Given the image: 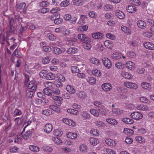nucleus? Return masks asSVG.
I'll list each match as a JSON object with an SVG mask.
<instances>
[{
    "label": "nucleus",
    "mask_w": 154,
    "mask_h": 154,
    "mask_svg": "<svg viewBox=\"0 0 154 154\" xmlns=\"http://www.w3.org/2000/svg\"><path fill=\"white\" fill-rule=\"evenodd\" d=\"M28 89H30L34 91H35L37 88V85L34 83V81L32 80L30 81L28 85Z\"/></svg>",
    "instance_id": "8"
},
{
    "label": "nucleus",
    "mask_w": 154,
    "mask_h": 154,
    "mask_svg": "<svg viewBox=\"0 0 154 154\" xmlns=\"http://www.w3.org/2000/svg\"><path fill=\"white\" fill-rule=\"evenodd\" d=\"M103 36L102 34L100 32H96L92 34V37L93 38L97 39L101 38Z\"/></svg>",
    "instance_id": "28"
},
{
    "label": "nucleus",
    "mask_w": 154,
    "mask_h": 154,
    "mask_svg": "<svg viewBox=\"0 0 154 154\" xmlns=\"http://www.w3.org/2000/svg\"><path fill=\"white\" fill-rule=\"evenodd\" d=\"M101 88L104 91L108 92L112 90V86L110 83H105L102 85Z\"/></svg>",
    "instance_id": "2"
},
{
    "label": "nucleus",
    "mask_w": 154,
    "mask_h": 154,
    "mask_svg": "<svg viewBox=\"0 0 154 154\" xmlns=\"http://www.w3.org/2000/svg\"><path fill=\"white\" fill-rule=\"evenodd\" d=\"M32 134V132L30 130H29L27 131L23 136L24 139L25 140L27 139L28 138L31 137Z\"/></svg>",
    "instance_id": "41"
},
{
    "label": "nucleus",
    "mask_w": 154,
    "mask_h": 154,
    "mask_svg": "<svg viewBox=\"0 0 154 154\" xmlns=\"http://www.w3.org/2000/svg\"><path fill=\"white\" fill-rule=\"evenodd\" d=\"M137 26L141 29H144L146 27V23L144 21L139 20L137 22Z\"/></svg>",
    "instance_id": "7"
},
{
    "label": "nucleus",
    "mask_w": 154,
    "mask_h": 154,
    "mask_svg": "<svg viewBox=\"0 0 154 154\" xmlns=\"http://www.w3.org/2000/svg\"><path fill=\"white\" fill-rule=\"evenodd\" d=\"M67 112L69 113L74 115H77L79 113V112L78 110L72 109H68Z\"/></svg>",
    "instance_id": "34"
},
{
    "label": "nucleus",
    "mask_w": 154,
    "mask_h": 154,
    "mask_svg": "<svg viewBox=\"0 0 154 154\" xmlns=\"http://www.w3.org/2000/svg\"><path fill=\"white\" fill-rule=\"evenodd\" d=\"M76 94L78 97L82 100L85 99L87 97V94L83 91H79Z\"/></svg>",
    "instance_id": "13"
},
{
    "label": "nucleus",
    "mask_w": 154,
    "mask_h": 154,
    "mask_svg": "<svg viewBox=\"0 0 154 154\" xmlns=\"http://www.w3.org/2000/svg\"><path fill=\"white\" fill-rule=\"evenodd\" d=\"M122 121L125 123L128 124H132L134 123V121L132 119L127 118L122 119Z\"/></svg>",
    "instance_id": "25"
},
{
    "label": "nucleus",
    "mask_w": 154,
    "mask_h": 154,
    "mask_svg": "<svg viewBox=\"0 0 154 154\" xmlns=\"http://www.w3.org/2000/svg\"><path fill=\"white\" fill-rule=\"evenodd\" d=\"M62 97L64 99H69L70 97V94L67 92H64L62 95Z\"/></svg>",
    "instance_id": "57"
},
{
    "label": "nucleus",
    "mask_w": 154,
    "mask_h": 154,
    "mask_svg": "<svg viewBox=\"0 0 154 154\" xmlns=\"http://www.w3.org/2000/svg\"><path fill=\"white\" fill-rule=\"evenodd\" d=\"M46 78L48 80H52L55 78V75L53 73L50 72L46 75Z\"/></svg>",
    "instance_id": "29"
},
{
    "label": "nucleus",
    "mask_w": 154,
    "mask_h": 154,
    "mask_svg": "<svg viewBox=\"0 0 154 154\" xmlns=\"http://www.w3.org/2000/svg\"><path fill=\"white\" fill-rule=\"evenodd\" d=\"M77 51V49L75 48H70L68 49L67 52L69 54H74Z\"/></svg>",
    "instance_id": "26"
},
{
    "label": "nucleus",
    "mask_w": 154,
    "mask_h": 154,
    "mask_svg": "<svg viewBox=\"0 0 154 154\" xmlns=\"http://www.w3.org/2000/svg\"><path fill=\"white\" fill-rule=\"evenodd\" d=\"M35 91L30 89H27L26 90V97L29 98H32L34 92Z\"/></svg>",
    "instance_id": "35"
},
{
    "label": "nucleus",
    "mask_w": 154,
    "mask_h": 154,
    "mask_svg": "<svg viewBox=\"0 0 154 154\" xmlns=\"http://www.w3.org/2000/svg\"><path fill=\"white\" fill-rule=\"evenodd\" d=\"M105 152L106 154H115V152L114 151L109 149H106Z\"/></svg>",
    "instance_id": "63"
},
{
    "label": "nucleus",
    "mask_w": 154,
    "mask_h": 154,
    "mask_svg": "<svg viewBox=\"0 0 154 154\" xmlns=\"http://www.w3.org/2000/svg\"><path fill=\"white\" fill-rule=\"evenodd\" d=\"M126 9L128 12L131 13H134L136 11L134 7L131 5L128 6Z\"/></svg>",
    "instance_id": "38"
},
{
    "label": "nucleus",
    "mask_w": 154,
    "mask_h": 154,
    "mask_svg": "<svg viewBox=\"0 0 154 154\" xmlns=\"http://www.w3.org/2000/svg\"><path fill=\"white\" fill-rule=\"evenodd\" d=\"M52 139L54 142L57 144L60 145L62 143V141L60 139L57 137H53Z\"/></svg>",
    "instance_id": "40"
},
{
    "label": "nucleus",
    "mask_w": 154,
    "mask_h": 154,
    "mask_svg": "<svg viewBox=\"0 0 154 154\" xmlns=\"http://www.w3.org/2000/svg\"><path fill=\"white\" fill-rule=\"evenodd\" d=\"M26 5L25 2H22L20 4H17V7L19 11L23 10L26 7Z\"/></svg>",
    "instance_id": "17"
},
{
    "label": "nucleus",
    "mask_w": 154,
    "mask_h": 154,
    "mask_svg": "<svg viewBox=\"0 0 154 154\" xmlns=\"http://www.w3.org/2000/svg\"><path fill=\"white\" fill-rule=\"evenodd\" d=\"M130 2L132 4L136 6H139L140 4L139 0H131Z\"/></svg>",
    "instance_id": "54"
},
{
    "label": "nucleus",
    "mask_w": 154,
    "mask_h": 154,
    "mask_svg": "<svg viewBox=\"0 0 154 154\" xmlns=\"http://www.w3.org/2000/svg\"><path fill=\"white\" fill-rule=\"evenodd\" d=\"M22 113L21 110L17 109H16L14 110L13 114L14 116H20L22 114Z\"/></svg>",
    "instance_id": "46"
},
{
    "label": "nucleus",
    "mask_w": 154,
    "mask_h": 154,
    "mask_svg": "<svg viewBox=\"0 0 154 154\" xmlns=\"http://www.w3.org/2000/svg\"><path fill=\"white\" fill-rule=\"evenodd\" d=\"M43 149L46 153H49L53 150L52 148L49 146H44L43 147Z\"/></svg>",
    "instance_id": "44"
},
{
    "label": "nucleus",
    "mask_w": 154,
    "mask_h": 154,
    "mask_svg": "<svg viewBox=\"0 0 154 154\" xmlns=\"http://www.w3.org/2000/svg\"><path fill=\"white\" fill-rule=\"evenodd\" d=\"M90 112L91 114L97 117L99 116V112L97 111L95 109H91L90 110Z\"/></svg>",
    "instance_id": "51"
},
{
    "label": "nucleus",
    "mask_w": 154,
    "mask_h": 154,
    "mask_svg": "<svg viewBox=\"0 0 154 154\" xmlns=\"http://www.w3.org/2000/svg\"><path fill=\"white\" fill-rule=\"evenodd\" d=\"M92 73L97 76H100L101 75V73L100 71L97 69H94L92 71Z\"/></svg>",
    "instance_id": "45"
},
{
    "label": "nucleus",
    "mask_w": 154,
    "mask_h": 154,
    "mask_svg": "<svg viewBox=\"0 0 154 154\" xmlns=\"http://www.w3.org/2000/svg\"><path fill=\"white\" fill-rule=\"evenodd\" d=\"M29 148L30 150L34 152H37L39 150V149L38 147L34 145H30Z\"/></svg>",
    "instance_id": "36"
},
{
    "label": "nucleus",
    "mask_w": 154,
    "mask_h": 154,
    "mask_svg": "<svg viewBox=\"0 0 154 154\" xmlns=\"http://www.w3.org/2000/svg\"><path fill=\"white\" fill-rule=\"evenodd\" d=\"M43 92L45 94L48 96L51 95L52 94L51 89L45 88L43 90Z\"/></svg>",
    "instance_id": "32"
},
{
    "label": "nucleus",
    "mask_w": 154,
    "mask_h": 154,
    "mask_svg": "<svg viewBox=\"0 0 154 154\" xmlns=\"http://www.w3.org/2000/svg\"><path fill=\"white\" fill-rule=\"evenodd\" d=\"M87 81L90 84L93 85L96 83V79L92 77H88L86 79Z\"/></svg>",
    "instance_id": "37"
},
{
    "label": "nucleus",
    "mask_w": 154,
    "mask_h": 154,
    "mask_svg": "<svg viewBox=\"0 0 154 154\" xmlns=\"http://www.w3.org/2000/svg\"><path fill=\"white\" fill-rule=\"evenodd\" d=\"M67 136L68 138L72 139H74L77 138V134L76 133L69 132L67 133Z\"/></svg>",
    "instance_id": "18"
},
{
    "label": "nucleus",
    "mask_w": 154,
    "mask_h": 154,
    "mask_svg": "<svg viewBox=\"0 0 154 154\" xmlns=\"http://www.w3.org/2000/svg\"><path fill=\"white\" fill-rule=\"evenodd\" d=\"M80 149L81 151L85 152H86L87 147L85 144H82L80 146Z\"/></svg>",
    "instance_id": "53"
},
{
    "label": "nucleus",
    "mask_w": 154,
    "mask_h": 154,
    "mask_svg": "<svg viewBox=\"0 0 154 154\" xmlns=\"http://www.w3.org/2000/svg\"><path fill=\"white\" fill-rule=\"evenodd\" d=\"M122 76L124 78L128 79H132V75L127 72L123 71L121 73Z\"/></svg>",
    "instance_id": "15"
},
{
    "label": "nucleus",
    "mask_w": 154,
    "mask_h": 154,
    "mask_svg": "<svg viewBox=\"0 0 154 154\" xmlns=\"http://www.w3.org/2000/svg\"><path fill=\"white\" fill-rule=\"evenodd\" d=\"M106 144L109 146H114L116 144V141L110 138L106 139L105 140Z\"/></svg>",
    "instance_id": "12"
},
{
    "label": "nucleus",
    "mask_w": 154,
    "mask_h": 154,
    "mask_svg": "<svg viewBox=\"0 0 154 154\" xmlns=\"http://www.w3.org/2000/svg\"><path fill=\"white\" fill-rule=\"evenodd\" d=\"M91 62L95 65H98L100 64V60L96 58L92 57L90 60Z\"/></svg>",
    "instance_id": "27"
},
{
    "label": "nucleus",
    "mask_w": 154,
    "mask_h": 154,
    "mask_svg": "<svg viewBox=\"0 0 154 154\" xmlns=\"http://www.w3.org/2000/svg\"><path fill=\"white\" fill-rule=\"evenodd\" d=\"M70 4L69 2V1L66 0L63 1L60 4L61 6L66 7Z\"/></svg>",
    "instance_id": "61"
},
{
    "label": "nucleus",
    "mask_w": 154,
    "mask_h": 154,
    "mask_svg": "<svg viewBox=\"0 0 154 154\" xmlns=\"http://www.w3.org/2000/svg\"><path fill=\"white\" fill-rule=\"evenodd\" d=\"M90 133L94 136H97L99 135V131L97 129H93L91 130Z\"/></svg>",
    "instance_id": "50"
},
{
    "label": "nucleus",
    "mask_w": 154,
    "mask_h": 154,
    "mask_svg": "<svg viewBox=\"0 0 154 154\" xmlns=\"http://www.w3.org/2000/svg\"><path fill=\"white\" fill-rule=\"evenodd\" d=\"M112 111L116 114H122L123 112V111L122 110H120L117 108H114L112 109Z\"/></svg>",
    "instance_id": "49"
},
{
    "label": "nucleus",
    "mask_w": 154,
    "mask_h": 154,
    "mask_svg": "<svg viewBox=\"0 0 154 154\" xmlns=\"http://www.w3.org/2000/svg\"><path fill=\"white\" fill-rule=\"evenodd\" d=\"M116 66L118 69H122L125 66V65L122 63L118 62L115 64Z\"/></svg>",
    "instance_id": "59"
},
{
    "label": "nucleus",
    "mask_w": 154,
    "mask_h": 154,
    "mask_svg": "<svg viewBox=\"0 0 154 154\" xmlns=\"http://www.w3.org/2000/svg\"><path fill=\"white\" fill-rule=\"evenodd\" d=\"M53 52L54 54H58L61 53V50L58 48L55 47L54 48Z\"/></svg>",
    "instance_id": "60"
},
{
    "label": "nucleus",
    "mask_w": 154,
    "mask_h": 154,
    "mask_svg": "<svg viewBox=\"0 0 154 154\" xmlns=\"http://www.w3.org/2000/svg\"><path fill=\"white\" fill-rule=\"evenodd\" d=\"M99 113H100L103 116H105L107 113L108 110L105 108L103 107L98 109Z\"/></svg>",
    "instance_id": "20"
},
{
    "label": "nucleus",
    "mask_w": 154,
    "mask_h": 154,
    "mask_svg": "<svg viewBox=\"0 0 154 154\" xmlns=\"http://www.w3.org/2000/svg\"><path fill=\"white\" fill-rule=\"evenodd\" d=\"M82 115L84 119H88L90 117L89 113L86 112H83L82 113Z\"/></svg>",
    "instance_id": "42"
},
{
    "label": "nucleus",
    "mask_w": 154,
    "mask_h": 154,
    "mask_svg": "<svg viewBox=\"0 0 154 154\" xmlns=\"http://www.w3.org/2000/svg\"><path fill=\"white\" fill-rule=\"evenodd\" d=\"M106 121L109 123L113 125H116L117 124V122L116 120L113 119H106Z\"/></svg>",
    "instance_id": "31"
},
{
    "label": "nucleus",
    "mask_w": 154,
    "mask_h": 154,
    "mask_svg": "<svg viewBox=\"0 0 154 154\" xmlns=\"http://www.w3.org/2000/svg\"><path fill=\"white\" fill-rule=\"evenodd\" d=\"M143 88L145 90H150L151 89V85L149 83L146 82H143L141 84Z\"/></svg>",
    "instance_id": "23"
},
{
    "label": "nucleus",
    "mask_w": 154,
    "mask_h": 154,
    "mask_svg": "<svg viewBox=\"0 0 154 154\" xmlns=\"http://www.w3.org/2000/svg\"><path fill=\"white\" fill-rule=\"evenodd\" d=\"M70 28L67 29L65 30H62L61 31V33L63 35H67L70 34L71 32L70 30Z\"/></svg>",
    "instance_id": "52"
},
{
    "label": "nucleus",
    "mask_w": 154,
    "mask_h": 154,
    "mask_svg": "<svg viewBox=\"0 0 154 154\" xmlns=\"http://www.w3.org/2000/svg\"><path fill=\"white\" fill-rule=\"evenodd\" d=\"M124 85L129 88H133L135 89L138 88V86L136 84L128 81L125 82L124 83Z\"/></svg>",
    "instance_id": "3"
},
{
    "label": "nucleus",
    "mask_w": 154,
    "mask_h": 154,
    "mask_svg": "<svg viewBox=\"0 0 154 154\" xmlns=\"http://www.w3.org/2000/svg\"><path fill=\"white\" fill-rule=\"evenodd\" d=\"M137 132L140 134H144L146 132V130L144 128H141L138 130Z\"/></svg>",
    "instance_id": "64"
},
{
    "label": "nucleus",
    "mask_w": 154,
    "mask_h": 154,
    "mask_svg": "<svg viewBox=\"0 0 154 154\" xmlns=\"http://www.w3.org/2000/svg\"><path fill=\"white\" fill-rule=\"evenodd\" d=\"M90 143L93 146H95L99 143V140L97 139L91 137L89 140Z\"/></svg>",
    "instance_id": "22"
},
{
    "label": "nucleus",
    "mask_w": 154,
    "mask_h": 154,
    "mask_svg": "<svg viewBox=\"0 0 154 154\" xmlns=\"http://www.w3.org/2000/svg\"><path fill=\"white\" fill-rule=\"evenodd\" d=\"M66 90L70 94H73L75 92V90L74 87L70 85H68L67 86Z\"/></svg>",
    "instance_id": "21"
},
{
    "label": "nucleus",
    "mask_w": 154,
    "mask_h": 154,
    "mask_svg": "<svg viewBox=\"0 0 154 154\" xmlns=\"http://www.w3.org/2000/svg\"><path fill=\"white\" fill-rule=\"evenodd\" d=\"M49 10L48 8H43L40 9L38 11V12L39 13L45 14L49 11Z\"/></svg>",
    "instance_id": "55"
},
{
    "label": "nucleus",
    "mask_w": 154,
    "mask_h": 154,
    "mask_svg": "<svg viewBox=\"0 0 154 154\" xmlns=\"http://www.w3.org/2000/svg\"><path fill=\"white\" fill-rule=\"evenodd\" d=\"M116 15L119 19H123L125 17V14L122 11L120 10H117L115 12Z\"/></svg>",
    "instance_id": "11"
},
{
    "label": "nucleus",
    "mask_w": 154,
    "mask_h": 154,
    "mask_svg": "<svg viewBox=\"0 0 154 154\" xmlns=\"http://www.w3.org/2000/svg\"><path fill=\"white\" fill-rule=\"evenodd\" d=\"M127 55L129 57L133 58L135 57L136 54L134 52L132 51L128 52L127 53Z\"/></svg>",
    "instance_id": "43"
},
{
    "label": "nucleus",
    "mask_w": 154,
    "mask_h": 154,
    "mask_svg": "<svg viewBox=\"0 0 154 154\" xmlns=\"http://www.w3.org/2000/svg\"><path fill=\"white\" fill-rule=\"evenodd\" d=\"M50 60L49 57H46L42 60V62L43 64H46L49 62Z\"/></svg>",
    "instance_id": "62"
},
{
    "label": "nucleus",
    "mask_w": 154,
    "mask_h": 154,
    "mask_svg": "<svg viewBox=\"0 0 154 154\" xmlns=\"http://www.w3.org/2000/svg\"><path fill=\"white\" fill-rule=\"evenodd\" d=\"M49 108L57 112H60V109L59 107H57L56 106L50 105L49 106Z\"/></svg>",
    "instance_id": "48"
},
{
    "label": "nucleus",
    "mask_w": 154,
    "mask_h": 154,
    "mask_svg": "<svg viewBox=\"0 0 154 154\" xmlns=\"http://www.w3.org/2000/svg\"><path fill=\"white\" fill-rule=\"evenodd\" d=\"M78 38L79 39L81 40V42L83 43L87 42H89L90 41V38L83 34H79L78 35Z\"/></svg>",
    "instance_id": "4"
},
{
    "label": "nucleus",
    "mask_w": 154,
    "mask_h": 154,
    "mask_svg": "<svg viewBox=\"0 0 154 154\" xmlns=\"http://www.w3.org/2000/svg\"><path fill=\"white\" fill-rule=\"evenodd\" d=\"M71 69L73 73H78L80 72V70L76 66H72L71 67Z\"/></svg>",
    "instance_id": "47"
},
{
    "label": "nucleus",
    "mask_w": 154,
    "mask_h": 154,
    "mask_svg": "<svg viewBox=\"0 0 154 154\" xmlns=\"http://www.w3.org/2000/svg\"><path fill=\"white\" fill-rule=\"evenodd\" d=\"M102 60L103 64L106 67L109 68L111 67V62L108 58L103 57V58Z\"/></svg>",
    "instance_id": "5"
},
{
    "label": "nucleus",
    "mask_w": 154,
    "mask_h": 154,
    "mask_svg": "<svg viewBox=\"0 0 154 154\" xmlns=\"http://www.w3.org/2000/svg\"><path fill=\"white\" fill-rule=\"evenodd\" d=\"M136 107L138 110L143 111H147L149 109V108L147 106L142 104L138 105Z\"/></svg>",
    "instance_id": "10"
},
{
    "label": "nucleus",
    "mask_w": 154,
    "mask_h": 154,
    "mask_svg": "<svg viewBox=\"0 0 154 154\" xmlns=\"http://www.w3.org/2000/svg\"><path fill=\"white\" fill-rule=\"evenodd\" d=\"M143 46L146 49L150 50L154 49V44L152 43L146 42L143 44Z\"/></svg>",
    "instance_id": "9"
},
{
    "label": "nucleus",
    "mask_w": 154,
    "mask_h": 154,
    "mask_svg": "<svg viewBox=\"0 0 154 154\" xmlns=\"http://www.w3.org/2000/svg\"><path fill=\"white\" fill-rule=\"evenodd\" d=\"M54 134L57 136H61L62 134V132L60 129H56L53 132Z\"/></svg>",
    "instance_id": "33"
},
{
    "label": "nucleus",
    "mask_w": 154,
    "mask_h": 154,
    "mask_svg": "<svg viewBox=\"0 0 154 154\" xmlns=\"http://www.w3.org/2000/svg\"><path fill=\"white\" fill-rule=\"evenodd\" d=\"M126 66L129 69L132 70L134 68V64L131 61H128L126 63Z\"/></svg>",
    "instance_id": "19"
},
{
    "label": "nucleus",
    "mask_w": 154,
    "mask_h": 154,
    "mask_svg": "<svg viewBox=\"0 0 154 154\" xmlns=\"http://www.w3.org/2000/svg\"><path fill=\"white\" fill-rule=\"evenodd\" d=\"M44 129L45 132L49 134L53 129L52 125L50 123L47 124L44 126Z\"/></svg>",
    "instance_id": "6"
},
{
    "label": "nucleus",
    "mask_w": 154,
    "mask_h": 154,
    "mask_svg": "<svg viewBox=\"0 0 154 154\" xmlns=\"http://www.w3.org/2000/svg\"><path fill=\"white\" fill-rule=\"evenodd\" d=\"M131 116L133 119L138 120L142 118L143 115L140 112L136 111L131 113Z\"/></svg>",
    "instance_id": "1"
},
{
    "label": "nucleus",
    "mask_w": 154,
    "mask_h": 154,
    "mask_svg": "<svg viewBox=\"0 0 154 154\" xmlns=\"http://www.w3.org/2000/svg\"><path fill=\"white\" fill-rule=\"evenodd\" d=\"M91 41L89 42H84V44L83 45V47L85 49L89 50L91 47V45L90 44Z\"/></svg>",
    "instance_id": "39"
},
{
    "label": "nucleus",
    "mask_w": 154,
    "mask_h": 154,
    "mask_svg": "<svg viewBox=\"0 0 154 154\" xmlns=\"http://www.w3.org/2000/svg\"><path fill=\"white\" fill-rule=\"evenodd\" d=\"M45 87L47 88L53 89L54 85L53 83L50 82H45L43 83Z\"/></svg>",
    "instance_id": "24"
},
{
    "label": "nucleus",
    "mask_w": 154,
    "mask_h": 154,
    "mask_svg": "<svg viewBox=\"0 0 154 154\" xmlns=\"http://www.w3.org/2000/svg\"><path fill=\"white\" fill-rule=\"evenodd\" d=\"M135 138L137 141L140 143H143L145 142L144 139L141 136H137Z\"/></svg>",
    "instance_id": "30"
},
{
    "label": "nucleus",
    "mask_w": 154,
    "mask_h": 154,
    "mask_svg": "<svg viewBox=\"0 0 154 154\" xmlns=\"http://www.w3.org/2000/svg\"><path fill=\"white\" fill-rule=\"evenodd\" d=\"M95 124L98 127L103 126L105 125V124L102 121H98L95 122Z\"/></svg>",
    "instance_id": "58"
},
{
    "label": "nucleus",
    "mask_w": 154,
    "mask_h": 154,
    "mask_svg": "<svg viewBox=\"0 0 154 154\" xmlns=\"http://www.w3.org/2000/svg\"><path fill=\"white\" fill-rule=\"evenodd\" d=\"M73 5L77 6L83 5L84 3V1L83 0H73L72 2Z\"/></svg>",
    "instance_id": "16"
},
{
    "label": "nucleus",
    "mask_w": 154,
    "mask_h": 154,
    "mask_svg": "<svg viewBox=\"0 0 154 154\" xmlns=\"http://www.w3.org/2000/svg\"><path fill=\"white\" fill-rule=\"evenodd\" d=\"M122 54L119 52H115L112 55V57L114 60H118L121 58Z\"/></svg>",
    "instance_id": "14"
},
{
    "label": "nucleus",
    "mask_w": 154,
    "mask_h": 154,
    "mask_svg": "<svg viewBox=\"0 0 154 154\" xmlns=\"http://www.w3.org/2000/svg\"><path fill=\"white\" fill-rule=\"evenodd\" d=\"M42 49L44 51L48 52L51 51V49L49 46H43L42 47Z\"/></svg>",
    "instance_id": "56"
}]
</instances>
